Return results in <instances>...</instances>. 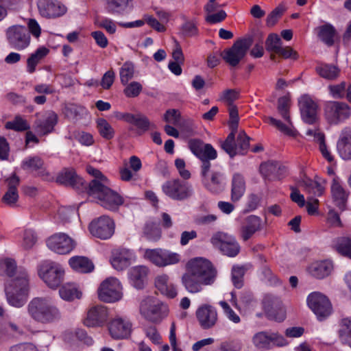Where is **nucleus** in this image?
Returning <instances> with one entry per match:
<instances>
[{
    "instance_id": "obj_13",
    "label": "nucleus",
    "mask_w": 351,
    "mask_h": 351,
    "mask_svg": "<svg viewBox=\"0 0 351 351\" xmlns=\"http://www.w3.org/2000/svg\"><path fill=\"white\" fill-rule=\"evenodd\" d=\"M211 243L219 248L221 252L230 257L236 256L240 252V245L235 237L227 233L218 232L210 239Z\"/></svg>"
},
{
    "instance_id": "obj_6",
    "label": "nucleus",
    "mask_w": 351,
    "mask_h": 351,
    "mask_svg": "<svg viewBox=\"0 0 351 351\" xmlns=\"http://www.w3.org/2000/svg\"><path fill=\"white\" fill-rule=\"evenodd\" d=\"M211 164L204 161L202 165L201 175L204 187L211 193L217 195L226 188V178L224 174L219 171H210Z\"/></svg>"
},
{
    "instance_id": "obj_19",
    "label": "nucleus",
    "mask_w": 351,
    "mask_h": 351,
    "mask_svg": "<svg viewBox=\"0 0 351 351\" xmlns=\"http://www.w3.org/2000/svg\"><path fill=\"white\" fill-rule=\"evenodd\" d=\"M108 317L106 306L102 304L93 305L88 309L84 324L88 327H101L107 322Z\"/></svg>"
},
{
    "instance_id": "obj_32",
    "label": "nucleus",
    "mask_w": 351,
    "mask_h": 351,
    "mask_svg": "<svg viewBox=\"0 0 351 351\" xmlns=\"http://www.w3.org/2000/svg\"><path fill=\"white\" fill-rule=\"evenodd\" d=\"M337 149L342 159L351 160V130L345 128L341 131L337 143Z\"/></svg>"
},
{
    "instance_id": "obj_33",
    "label": "nucleus",
    "mask_w": 351,
    "mask_h": 351,
    "mask_svg": "<svg viewBox=\"0 0 351 351\" xmlns=\"http://www.w3.org/2000/svg\"><path fill=\"white\" fill-rule=\"evenodd\" d=\"M260 172L269 179H280L286 173V167L276 161H269L261 165Z\"/></svg>"
},
{
    "instance_id": "obj_9",
    "label": "nucleus",
    "mask_w": 351,
    "mask_h": 351,
    "mask_svg": "<svg viewBox=\"0 0 351 351\" xmlns=\"http://www.w3.org/2000/svg\"><path fill=\"white\" fill-rule=\"evenodd\" d=\"M40 278L51 288H57L63 280L64 271L62 267L53 262H44L38 270Z\"/></svg>"
},
{
    "instance_id": "obj_42",
    "label": "nucleus",
    "mask_w": 351,
    "mask_h": 351,
    "mask_svg": "<svg viewBox=\"0 0 351 351\" xmlns=\"http://www.w3.org/2000/svg\"><path fill=\"white\" fill-rule=\"evenodd\" d=\"M280 302L276 298L269 296L265 298L263 300L264 309L268 315L278 322H282L285 318V312L280 309L278 315H275V311L280 306Z\"/></svg>"
},
{
    "instance_id": "obj_8",
    "label": "nucleus",
    "mask_w": 351,
    "mask_h": 351,
    "mask_svg": "<svg viewBox=\"0 0 351 351\" xmlns=\"http://www.w3.org/2000/svg\"><path fill=\"white\" fill-rule=\"evenodd\" d=\"M252 43L253 39L251 36L239 39L230 48L223 51L221 56L229 65L236 66L245 57Z\"/></svg>"
},
{
    "instance_id": "obj_43",
    "label": "nucleus",
    "mask_w": 351,
    "mask_h": 351,
    "mask_svg": "<svg viewBox=\"0 0 351 351\" xmlns=\"http://www.w3.org/2000/svg\"><path fill=\"white\" fill-rule=\"evenodd\" d=\"M65 116L70 120L75 122L88 114V110L86 108L77 104H68L64 109Z\"/></svg>"
},
{
    "instance_id": "obj_28",
    "label": "nucleus",
    "mask_w": 351,
    "mask_h": 351,
    "mask_svg": "<svg viewBox=\"0 0 351 351\" xmlns=\"http://www.w3.org/2000/svg\"><path fill=\"white\" fill-rule=\"evenodd\" d=\"M149 269L144 265L131 267L128 271V278L133 287L138 289L145 287L147 280Z\"/></svg>"
},
{
    "instance_id": "obj_47",
    "label": "nucleus",
    "mask_w": 351,
    "mask_h": 351,
    "mask_svg": "<svg viewBox=\"0 0 351 351\" xmlns=\"http://www.w3.org/2000/svg\"><path fill=\"white\" fill-rule=\"evenodd\" d=\"M300 186L308 193V196L316 197L321 196L324 192V187L319 183L312 180H303Z\"/></svg>"
},
{
    "instance_id": "obj_63",
    "label": "nucleus",
    "mask_w": 351,
    "mask_h": 351,
    "mask_svg": "<svg viewBox=\"0 0 351 351\" xmlns=\"http://www.w3.org/2000/svg\"><path fill=\"white\" fill-rule=\"evenodd\" d=\"M346 84L344 82L338 84L328 86L330 94L333 98H343L346 93Z\"/></svg>"
},
{
    "instance_id": "obj_10",
    "label": "nucleus",
    "mask_w": 351,
    "mask_h": 351,
    "mask_svg": "<svg viewBox=\"0 0 351 351\" xmlns=\"http://www.w3.org/2000/svg\"><path fill=\"white\" fill-rule=\"evenodd\" d=\"M307 304L319 321L325 319L332 313V307L330 300L320 292L309 294Z\"/></svg>"
},
{
    "instance_id": "obj_3",
    "label": "nucleus",
    "mask_w": 351,
    "mask_h": 351,
    "mask_svg": "<svg viewBox=\"0 0 351 351\" xmlns=\"http://www.w3.org/2000/svg\"><path fill=\"white\" fill-rule=\"evenodd\" d=\"M86 193L97 199L101 206L110 210H117L123 203L121 196L97 180H93L88 183Z\"/></svg>"
},
{
    "instance_id": "obj_39",
    "label": "nucleus",
    "mask_w": 351,
    "mask_h": 351,
    "mask_svg": "<svg viewBox=\"0 0 351 351\" xmlns=\"http://www.w3.org/2000/svg\"><path fill=\"white\" fill-rule=\"evenodd\" d=\"M155 285L162 294L169 298H174L178 295L176 287L169 282V276L166 274L157 276Z\"/></svg>"
},
{
    "instance_id": "obj_51",
    "label": "nucleus",
    "mask_w": 351,
    "mask_h": 351,
    "mask_svg": "<svg viewBox=\"0 0 351 351\" xmlns=\"http://www.w3.org/2000/svg\"><path fill=\"white\" fill-rule=\"evenodd\" d=\"M179 34L184 38L195 37L199 34L197 23L195 21H186L180 27Z\"/></svg>"
},
{
    "instance_id": "obj_24",
    "label": "nucleus",
    "mask_w": 351,
    "mask_h": 351,
    "mask_svg": "<svg viewBox=\"0 0 351 351\" xmlns=\"http://www.w3.org/2000/svg\"><path fill=\"white\" fill-rule=\"evenodd\" d=\"M189 147L192 153L202 161H209L217 157V151L210 144H204L199 139H191L189 141Z\"/></svg>"
},
{
    "instance_id": "obj_40",
    "label": "nucleus",
    "mask_w": 351,
    "mask_h": 351,
    "mask_svg": "<svg viewBox=\"0 0 351 351\" xmlns=\"http://www.w3.org/2000/svg\"><path fill=\"white\" fill-rule=\"evenodd\" d=\"M331 193L336 205L341 209H343L348 195L341 186L339 178L334 177L331 184Z\"/></svg>"
},
{
    "instance_id": "obj_53",
    "label": "nucleus",
    "mask_w": 351,
    "mask_h": 351,
    "mask_svg": "<svg viewBox=\"0 0 351 351\" xmlns=\"http://www.w3.org/2000/svg\"><path fill=\"white\" fill-rule=\"evenodd\" d=\"M97 128L99 134L106 140L113 138L114 130L110 124L104 119L100 118L97 120Z\"/></svg>"
},
{
    "instance_id": "obj_56",
    "label": "nucleus",
    "mask_w": 351,
    "mask_h": 351,
    "mask_svg": "<svg viewBox=\"0 0 351 351\" xmlns=\"http://www.w3.org/2000/svg\"><path fill=\"white\" fill-rule=\"evenodd\" d=\"M132 0H106L107 8L111 13H120L124 11Z\"/></svg>"
},
{
    "instance_id": "obj_30",
    "label": "nucleus",
    "mask_w": 351,
    "mask_h": 351,
    "mask_svg": "<svg viewBox=\"0 0 351 351\" xmlns=\"http://www.w3.org/2000/svg\"><path fill=\"white\" fill-rule=\"evenodd\" d=\"M318 38L328 47H332L339 40V34L335 27L330 24L326 23L316 28Z\"/></svg>"
},
{
    "instance_id": "obj_44",
    "label": "nucleus",
    "mask_w": 351,
    "mask_h": 351,
    "mask_svg": "<svg viewBox=\"0 0 351 351\" xmlns=\"http://www.w3.org/2000/svg\"><path fill=\"white\" fill-rule=\"evenodd\" d=\"M338 334L341 342L351 348V317L340 320Z\"/></svg>"
},
{
    "instance_id": "obj_25",
    "label": "nucleus",
    "mask_w": 351,
    "mask_h": 351,
    "mask_svg": "<svg viewBox=\"0 0 351 351\" xmlns=\"http://www.w3.org/2000/svg\"><path fill=\"white\" fill-rule=\"evenodd\" d=\"M38 8L41 16L49 19L60 17L66 12V8L55 0H38Z\"/></svg>"
},
{
    "instance_id": "obj_18",
    "label": "nucleus",
    "mask_w": 351,
    "mask_h": 351,
    "mask_svg": "<svg viewBox=\"0 0 351 351\" xmlns=\"http://www.w3.org/2000/svg\"><path fill=\"white\" fill-rule=\"evenodd\" d=\"M195 316L200 327L204 330L213 328L218 322L217 308L208 304L200 305L195 311Z\"/></svg>"
},
{
    "instance_id": "obj_52",
    "label": "nucleus",
    "mask_w": 351,
    "mask_h": 351,
    "mask_svg": "<svg viewBox=\"0 0 351 351\" xmlns=\"http://www.w3.org/2000/svg\"><path fill=\"white\" fill-rule=\"evenodd\" d=\"M237 131L231 130L226 139L221 143V148L232 158L237 154V145L235 141V133Z\"/></svg>"
},
{
    "instance_id": "obj_15",
    "label": "nucleus",
    "mask_w": 351,
    "mask_h": 351,
    "mask_svg": "<svg viewBox=\"0 0 351 351\" xmlns=\"http://www.w3.org/2000/svg\"><path fill=\"white\" fill-rule=\"evenodd\" d=\"M252 341L257 349L262 350H269L274 346H285L288 343L283 336L278 333H269L265 331L254 334Z\"/></svg>"
},
{
    "instance_id": "obj_2",
    "label": "nucleus",
    "mask_w": 351,
    "mask_h": 351,
    "mask_svg": "<svg viewBox=\"0 0 351 351\" xmlns=\"http://www.w3.org/2000/svg\"><path fill=\"white\" fill-rule=\"evenodd\" d=\"M29 317L42 324H53L61 319V312L53 300L49 297H35L26 307Z\"/></svg>"
},
{
    "instance_id": "obj_46",
    "label": "nucleus",
    "mask_w": 351,
    "mask_h": 351,
    "mask_svg": "<svg viewBox=\"0 0 351 351\" xmlns=\"http://www.w3.org/2000/svg\"><path fill=\"white\" fill-rule=\"evenodd\" d=\"M49 49L42 47L36 49L32 53L27 60V71L32 73L36 70V65L47 55Z\"/></svg>"
},
{
    "instance_id": "obj_36",
    "label": "nucleus",
    "mask_w": 351,
    "mask_h": 351,
    "mask_svg": "<svg viewBox=\"0 0 351 351\" xmlns=\"http://www.w3.org/2000/svg\"><path fill=\"white\" fill-rule=\"evenodd\" d=\"M317 73L328 81H334L341 75V69L335 64L319 63L315 67Z\"/></svg>"
},
{
    "instance_id": "obj_11",
    "label": "nucleus",
    "mask_w": 351,
    "mask_h": 351,
    "mask_svg": "<svg viewBox=\"0 0 351 351\" xmlns=\"http://www.w3.org/2000/svg\"><path fill=\"white\" fill-rule=\"evenodd\" d=\"M122 287L118 279L110 277L104 280L98 288V298L104 302L111 303L122 298Z\"/></svg>"
},
{
    "instance_id": "obj_29",
    "label": "nucleus",
    "mask_w": 351,
    "mask_h": 351,
    "mask_svg": "<svg viewBox=\"0 0 351 351\" xmlns=\"http://www.w3.org/2000/svg\"><path fill=\"white\" fill-rule=\"evenodd\" d=\"M133 258V253L130 250L118 249L112 252L111 264L116 270L122 271L131 264Z\"/></svg>"
},
{
    "instance_id": "obj_16",
    "label": "nucleus",
    "mask_w": 351,
    "mask_h": 351,
    "mask_svg": "<svg viewBox=\"0 0 351 351\" xmlns=\"http://www.w3.org/2000/svg\"><path fill=\"white\" fill-rule=\"evenodd\" d=\"M144 257L158 267L176 264L180 261V255L162 249H146Z\"/></svg>"
},
{
    "instance_id": "obj_64",
    "label": "nucleus",
    "mask_w": 351,
    "mask_h": 351,
    "mask_svg": "<svg viewBox=\"0 0 351 351\" xmlns=\"http://www.w3.org/2000/svg\"><path fill=\"white\" fill-rule=\"evenodd\" d=\"M219 305L221 306L223 313L230 321L234 324H238L241 322L239 316L231 308L226 302L221 301L219 302Z\"/></svg>"
},
{
    "instance_id": "obj_38",
    "label": "nucleus",
    "mask_w": 351,
    "mask_h": 351,
    "mask_svg": "<svg viewBox=\"0 0 351 351\" xmlns=\"http://www.w3.org/2000/svg\"><path fill=\"white\" fill-rule=\"evenodd\" d=\"M333 266L330 261H324L312 263L308 269L309 274L318 279L328 276L332 270Z\"/></svg>"
},
{
    "instance_id": "obj_20",
    "label": "nucleus",
    "mask_w": 351,
    "mask_h": 351,
    "mask_svg": "<svg viewBox=\"0 0 351 351\" xmlns=\"http://www.w3.org/2000/svg\"><path fill=\"white\" fill-rule=\"evenodd\" d=\"M89 230L93 236L108 239L114 234V223L109 217L104 215L93 221L89 226Z\"/></svg>"
},
{
    "instance_id": "obj_26",
    "label": "nucleus",
    "mask_w": 351,
    "mask_h": 351,
    "mask_svg": "<svg viewBox=\"0 0 351 351\" xmlns=\"http://www.w3.org/2000/svg\"><path fill=\"white\" fill-rule=\"evenodd\" d=\"M108 330L113 339H125L128 337L131 333L132 324L128 320L116 318L109 323Z\"/></svg>"
},
{
    "instance_id": "obj_37",
    "label": "nucleus",
    "mask_w": 351,
    "mask_h": 351,
    "mask_svg": "<svg viewBox=\"0 0 351 351\" xmlns=\"http://www.w3.org/2000/svg\"><path fill=\"white\" fill-rule=\"evenodd\" d=\"M21 167L25 170L38 171L39 176L45 178L49 176V173L44 167V162L39 156L28 157L21 164Z\"/></svg>"
},
{
    "instance_id": "obj_22",
    "label": "nucleus",
    "mask_w": 351,
    "mask_h": 351,
    "mask_svg": "<svg viewBox=\"0 0 351 351\" xmlns=\"http://www.w3.org/2000/svg\"><path fill=\"white\" fill-rule=\"evenodd\" d=\"M279 115L284 120L285 123L281 121L279 119H275L272 117H265V121L271 125L275 127L280 132L283 133L285 135L294 136L296 135V130H295L291 116H290V109L278 110V111Z\"/></svg>"
},
{
    "instance_id": "obj_7",
    "label": "nucleus",
    "mask_w": 351,
    "mask_h": 351,
    "mask_svg": "<svg viewBox=\"0 0 351 351\" xmlns=\"http://www.w3.org/2000/svg\"><path fill=\"white\" fill-rule=\"evenodd\" d=\"M141 314L148 321L159 323L169 312L167 306L154 297H147L141 303Z\"/></svg>"
},
{
    "instance_id": "obj_54",
    "label": "nucleus",
    "mask_w": 351,
    "mask_h": 351,
    "mask_svg": "<svg viewBox=\"0 0 351 351\" xmlns=\"http://www.w3.org/2000/svg\"><path fill=\"white\" fill-rule=\"evenodd\" d=\"M134 65L131 62H125L119 69L120 80L122 84L126 85L134 77Z\"/></svg>"
},
{
    "instance_id": "obj_55",
    "label": "nucleus",
    "mask_w": 351,
    "mask_h": 351,
    "mask_svg": "<svg viewBox=\"0 0 351 351\" xmlns=\"http://www.w3.org/2000/svg\"><path fill=\"white\" fill-rule=\"evenodd\" d=\"M5 128L15 131H25L29 129V125L21 116H16L13 121L5 123Z\"/></svg>"
},
{
    "instance_id": "obj_48",
    "label": "nucleus",
    "mask_w": 351,
    "mask_h": 351,
    "mask_svg": "<svg viewBox=\"0 0 351 351\" xmlns=\"http://www.w3.org/2000/svg\"><path fill=\"white\" fill-rule=\"evenodd\" d=\"M59 294L62 299L66 301H72L75 299H80L82 293L75 285L67 283L64 285L59 290Z\"/></svg>"
},
{
    "instance_id": "obj_4",
    "label": "nucleus",
    "mask_w": 351,
    "mask_h": 351,
    "mask_svg": "<svg viewBox=\"0 0 351 351\" xmlns=\"http://www.w3.org/2000/svg\"><path fill=\"white\" fill-rule=\"evenodd\" d=\"M6 299L8 304L19 308L23 306L28 298L29 280L25 271H21L19 276L8 282L5 287Z\"/></svg>"
},
{
    "instance_id": "obj_1",
    "label": "nucleus",
    "mask_w": 351,
    "mask_h": 351,
    "mask_svg": "<svg viewBox=\"0 0 351 351\" xmlns=\"http://www.w3.org/2000/svg\"><path fill=\"white\" fill-rule=\"evenodd\" d=\"M216 277L217 271L213 264L206 258L197 257L187 263L181 282L188 292L197 293L204 286L213 284Z\"/></svg>"
},
{
    "instance_id": "obj_60",
    "label": "nucleus",
    "mask_w": 351,
    "mask_h": 351,
    "mask_svg": "<svg viewBox=\"0 0 351 351\" xmlns=\"http://www.w3.org/2000/svg\"><path fill=\"white\" fill-rule=\"evenodd\" d=\"M244 275V269L242 267L234 266L232 269V280L234 287L237 289L241 288L243 286V276Z\"/></svg>"
},
{
    "instance_id": "obj_27",
    "label": "nucleus",
    "mask_w": 351,
    "mask_h": 351,
    "mask_svg": "<svg viewBox=\"0 0 351 351\" xmlns=\"http://www.w3.org/2000/svg\"><path fill=\"white\" fill-rule=\"evenodd\" d=\"M58 117L53 111L49 110L45 112L43 119L35 121V129L40 134L46 135L52 132L57 124Z\"/></svg>"
},
{
    "instance_id": "obj_14",
    "label": "nucleus",
    "mask_w": 351,
    "mask_h": 351,
    "mask_svg": "<svg viewBox=\"0 0 351 351\" xmlns=\"http://www.w3.org/2000/svg\"><path fill=\"white\" fill-rule=\"evenodd\" d=\"M6 38L10 47L19 51L26 49L31 40L28 29L23 25H13L8 28Z\"/></svg>"
},
{
    "instance_id": "obj_34",
    "label": "nucleus",
    "mask_w": 351,
    "mask_h": 351,
    "mask_svg": "<svg viewBox=\"0 0 351 351\" xmlns=\"http://www.w3.org/2000/svg\"><path fill=\"white\" fill-rule=\"evenodd\" d=\"M245 189L246 184L243 176L239 173H234L231 181V200L233 202H238L245 194Z\"/></svg>"
},
{
    "instance_id": "obj_61",
    "label": "nucleus",
    "mask_w": 351,
    "mask_h": 351,
    "mask_svg": "<svg viewBox=\"0 0 351 351\" xmlns=\"http://www.w3.org/2000/svg\"><path fill=\"white\" fill-rule=\"evenodd\" d=\"M142 89V85L139 82H132L126 86L123 92L128 97H136L141 93Z\"/></svg>"
},
{
    "instance_id": "obj_17",
    "label": "nucleus",
    "mask_w": 351,
    "mask_h": 351,
    "mask_svg": "<svg viewBox=\"0 0 351 351\" xmlns=\"http://www.w3.org/2000/svg\"><path fill=\"white\" fill-rule=\"evenodd\" d=\"M298 106L302 119L308 124L315 123L318 119V104L308 95H303L298 99Z\"/></svg>"
},
{
    "instance_id": "obj_59",
    "label": "nucleus",
    "mask_w": 351,
    "mask_h": 351,
    "mask_svg": "<svg viewBox=\"0 0 351 351\" xmlns=\"http://www.w3.org/2000/svg\"><path fill=\"white\" fill-rule=\"evenodd\" d=\"M250 138L243 131H241L237 138V154H243L249 148Z\"/></svg>"
},
{
    "instance_id": "obj_23",
    "label": "nucleus",
    "mask_w": 351,
    "mask_h": 351,
    "mask_svg": "<svg viewBox=\"0 0 351 351\" xmlns=\"http://www.w3.org/2000/svg\"><path fill=\"white\" fill-rule=\"evenodd\" d=\"M56 182L65 186H71L79 191H87L88 184L78 176L73 169H64L60 171L57 178Z\"/></svg>"
},
{
    "instance_id": "obj_62",
    "label": "nucleus",
    "mask_w": 351,
    "mask_h": 351,
    "mask_svg": "<svg viewBox=\"0 0 351 351\" xmlns=\"http://www.w3.org/2000/svg\"><path fill=\"white\" fill-rule=\"evenodd\" d=\"M228 112L230 117L229 127L231 130L237 131L239 121L237 108L234 105H230L228 106Z\"/></svg>"
},
{
    "instance_id": "obj_12",
    "label": "nucleus",
    "mask_w": 351,
    "mask_h": 351,
    "mask_svg": "<svg viewBox=\"0 0 351 351\" xmlns=\"http://www.w3.org/2000/svg\"><path fill=\"white\" fill-rule=\"evenodd\" d=\"M351 114L350 106L341 101H330L324 106V115L330 124H338L348 119Z\"/></svg>"
},
{
    "instance_id": "obj_57",
    "label": "nucleus",
    "mask_w": 351,
    "mask_h": 351,
    "mask_svg": "<svg viewBox=\"0 0 351 351\" xmlns=\"http://www.w3.org/2000/svg\"><path fill=\"white\" fill-rule=\"evenodd\" d=\"M16 269V262L11 258H5L0 261V275L12 276Z\"/></svg>"
},
{
    "instance_id": "obj_35",
    "label": "nucleus",
    "mask_w": 351,
    "mask_h": 351,
    "mask_svg": "<svg viewBox=\"0 0 351 351\" xmlns=\"http://www.w3.org/2000/svg\"><path fill=\"white\" fill-rule=\"evenodd\" d=\"M7 182L8 189L2 200L9 206H14L19 199L17 187L19 185V178L16 175H13L7 180Z\"/></svg>"
},
{
    "instance_id": "obj_41",
    "label": "nucleus",
    "mask_w": 351,
    "mask_h": 351,
    "mask_svg": "<svg viewBox=\"0 0 351 351\" xmlns=\"http://www.w3.org/2000/svg\"><path fill=\"white\" fill-rule=\"evenodd\" d=\"M71 268L80 273H90L94 269V265L85 256H73L69 259Z\"/></svg>"
},
{
    "instance_id": "obj_5",
    "label": "nucleus",
    "mask_w": 351,
    "mask_h": 351,
    "mask_svg": "<svg viewBox=\"0 0 351 351\" xmlns=\"http://www.w3.org/2000/svg\"><path fill=\"white\" fill-rule=\"evenodd\" d=\"M162 191L168 197L178 202L191 198L194 193L191 184L180 179L166 181L162 185Z\"/></svg>"
},
{
    "instance_id": "obj_45",
    "label": "nucleus",
    "mask_w": 351,
    "mask_h": 351,
    "mask_svg": "<svg viewBox=\"0 0 351 351\" xmlns=\"http://www.w3.org/2000/svg\"><path fill=\"white\" fill-rule=\"evenodd\" d=\"M130 124L134 125L138 130V134H142L151 128H155V124L150 122L149 119L144 114L138 113L132 114Z\"/></svg>"
},
{
    "instance_id": "obj_50",
    "label": "nucleus",
    "mask_w": 351,
    "mask_h": 351,
    "mask_svg": "<svg viewBox=\"0 0 351 351\" xmlns=\"http://www.w3.org/2000/svg\"><path fill=\"white\" fill-rule=\"evenodd\" d=\"M335 247L339 254L351 258V238L346 237L337 238Z\"/></svg>"
},
{
    "instance_id": "obj_21",
    "label": "nucleus",
    "mask_w": 351,
    "mask_h": 351,
    "mask_svg": "<svg viewBox=\"0 0 351 351\" xmlns=\"http://www.w3.org/2000/svg\"><path fill=\"white\" fill-rule=\"evenodd\" d=\"M49 249L60 254L71 252L75 247V241L64 233H57L47 241Z\"/></svg>"
},
{
    "instance_id": "obj_58",
    "label": "nucleus",
    "mask_w": 351,
    "mask_h": 351,
    "mask_svg": "<svg viewBox=\"0 0 351 351\" xmlns=\"http://www.w3.org/2000/svg\"><path fill=\"white\" fill-rule=\"evenodd\" d=\"M265 46L268 51L276 53L282 46L281 39L277 34H271L266 40Z\"/></svg>"
},
{
    "instance_id": "obj_49",
    "label": "nucleus",
    "mask_w": 351,
    "mask_h": 351,
    "mask_svg": "<svg viewBox=\"0 0 351 351\" xmlns=\"http://www.w3.org/2000/svg\"><path fill=\"white\" fill-rule=\"evenodd\" d=\"M144 237L149 241H156L161 237V231L158 225L153 221H147L143 230Z\"/></svg>"
},
{
    "instance_id": "obj_31",
    "label": "nucleus",
    "mask_w": 351,
    "mask_h": 351,
    "mask_svg": "<svg viewBox=\"0 0 351 351\" xmlns=\"http://www.w3.org/2000/svg\"><path fill=\"white\" fill-rule=\"evenodd\" d=\"M262 220L256 215H250L247 217L241 228V238L246 241L250 239L252 235L257 231L261 230Z\"/></svg>"
}]
</instances>
